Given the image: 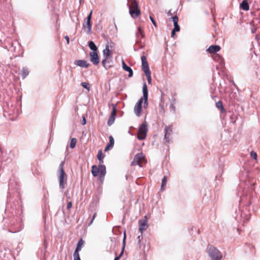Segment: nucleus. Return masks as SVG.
<instances>
[{
	"label": "nucleus",
	"mask_w": 260,
	"mask_h": 260,
	"mask_svg": "<svg viewBox=\"0 0 260 260\" xmlns=\"http://www.w3.org/2000/svg\"><path fill=\"white\" fill-rule=\"evenodd\" d=\"M129 13L132 17L135 18L141 14L138 3L135 1H132L129 5Z\"/></svg>",
	"instance_id": "nucleus-1"
},
{
	"label": "nucleus",
	"mask_w": 260,
	"mask_h": 260,
	"mask_svg": "<svg viewBox=\"0 0 260 260\" xmlns=\"http://www.w3.org/2000/svg\"><path fill=\"white\" fill-rule=\"evenodd\" d=\"M208 253L210 260H221L222 257L220 251L214 247H210Z\"/></svg>",
	"instance_id": "nucleus-2"
},
{
	"label": "nucleus",
	"mask_w": 260,
	"mask_h": 260,
	"mask_svg": "<svg viewBox=\"0 0 260 260\" xmlns=\"http://www.w3.org/2000/svg\"><path fill=\"white\" fill-rule=\"evenodd\" d=\"M148 132L147 124L144 121L139 127L137 138L139 140H144L147 136Z\"/></svg>",
	"instance_id": "nucleus-3"
},
{
	"label": "nucleus",
	"mask_w": 260,
	"mask_h": 260,
	"mask_svg": "<svg viewBox=\"0 0 260 260\" xmlns=\"http://www.w3.org/2000/svg\"><path fill=\"white\" fill-rule=\"evenodd\" d=\"M66 176V174L64 173V172L59 173V175L58 177L59 187L62 189L64 188L67 184Z\"/></svg>",
	"instance_id": "nucleus-4"
},
{
	"label": "nucleus",
	"mask_w": 260,
	"mask_h": 260,
	"mask_svg": "<svg viewBox=\"0 0 260 260\" xmlns=\"http://www.w3.org/2000/svg\"><path fill=\"white\" fill-rule=\"evenodd\" d=\"M143 101V98H141L139 99L138 102L135 105L134 111L137 116L139 117L141 114V112L142 110V104Z\"/></svg>",
	"instance_id": "nucleus-5"
},
{
	"label": "nucleus",
	"mask_w": 260,
	"mask_h": 260,
	"mask_svg": "<svg viewBox=\"0 0 260 260\" xmlns=\"http://www.w3.org/2000/svg\"><path fill=\"white\" fill-rule=\"evenodd\" d=\"M142 66L143 70L145 74L150 73L149 66L147 61L146 57L145 56H141Z\"/></svg>",
	"instance_id": "nucleus-6"
},
{
	"label": "nucleus",
	"mask_w": 260,
	"mask_h": 260,
	"mask_svg": "<svg viewBox=\"0 0 260 260\" xmlns=\"http://www.w3.org/2000/svg\"><path fill=\"white\" fill-rule=\"evenodd\" d=\"M112 57H103L102 64L106 70H108L112 67Z\"/></svg>",
	"instance_id": "nucleus-7"
},
{
	"label": "nucleus",
	"mask_w": 260,
	"mask_h": 260,
	"mask_svg": "<svg viewBox=\"0 0 260 260\" xmlns=\"http://www.w3.org/2000/svg\"><path fill=\"white\" fill-rule=\"evenodd\" d=\"M143 98L144 100V106L145 108H146L148 106V90L146 84L144 83L143 85Z\"/></svg>",
	"instance_id": "nucleus-8"
},
{
	"label": "nucleus",
	"mask_w": 260,
	"mask_h": 260,
	"mask_svg": "<svg viewBox=\"0 0 260 260\" xmlns=\"http://www.w3.org/2000/svg\"><path fill=\"white\" fill-rule=\"evenodd\" d=\"M112 107L113 109L111 112V115L109 118V119L107 122V124L109 125H111L114 123L116 116V106L114 104H113Z\"/></svg>",
	"instance_id": "nucleus-9"
},
{
	"label": "nucleus",
	"mask_w": 260,
	"mask_h": 260,
	"mask_svg": "<svg viewBox=\"0 0 260 260\" xmlns=\"http://www.w3.org/2000/svg\"><path fill=\"white\" fill-rule=\"evenodd\" d=\"M165 141L166 142L169 143L170 141V137L172 134V128L170 126H167L165 129Z\"/></svg>",
	"instance_id": "nucleus-10"
},
{
	"label": "nucleus",
	"mask_w": 260,
	"mask_h": 260,
	"mask_svg": "<svg viewBox=\"0 0 260 260\" xmlns=\"http://www.w3.org/2000/svg\"><path fill=\"white\" fill-rule=\"evenodd\" d=\"M139 223L140 224L139 227V232L141 234H142L143 231L146 230L148 228L147 220L146 216H145V218L144 219L140 220Z\"/></svg>",
	"instance_id": "nucleus-11"
},
{
	"label": "nucleus",
	"mask_w": 260,
	"mask_h": 260,
	"mask_svg": "<svg viewBox=\"0 0 260 260\" xmlns=\"http://www.w3.org/2000/svg\"><path fill=\"white\" fill-rule=\"evenodd\" d=\"M90 61L93 63V64L97 65L99 64L100 60L97 52H91L90 53Z\"/></svg>",
	"instance_id": "nucleus-12"
},
{
	"label": "nucleus",
	"mask_w": 260,
	"mask_h": 260,
	"mask_svg": "<svg viewBox=\"0 0 260 260\" xmlns=\"http://www.w3.org/2000/svg\"><path fill=\"white\" fill-rule=\"evenodd\" d=\"M111 44H112V43H111ZM110 47H113V45H107L106 46L105 48L103 51V57H112L111 52L110 50Z\"/></svg>",
	"instance_id": "nucleus-13"
},
{
	"label": "nucleus",
	"mask_w": 260,
	"mask_h": 260,
	"mask_svg": "<svg viewBox=\"0 0 260 260\" xmlns=\"http://www.w3.org/2000/svg\"><path fill=\"white\" fill-rule=\"evenodd\" d=\"M74 64L81 68H87L88 67L89 63L84 60H77L74 61Z\"/></svg>",
	"instance_id": "nucleus-14"
},
{
	"label": "nucleus",
	"mask_w": 260,
	"mask_h": 260,
	"mask_svg": "<svg viewBox=\"0 0 260 260\" xmlns=\"http://www.w3.org/2000/svg\"><path fill=\"white\" fill-rule=\"evenodd\" d=\"M83 28L87 34H90L91 32V21H87L83 25Z\"/></svg>",
	"instance_id": "nucleus-15"
},
{
	"label": "nucleus",
	"mask_w": 260,
	"mask_h": 260,
	"mask_svg": "<svg viewBox=\"0 0 260 260\" xmlns=\"http://www.w3.org/2000/svg\"><path fill=\"white\" fill-rule=\"evenodd\" d=\"M122 69L129 73L128 77H131L133 75V72L132 69L128 66H127L123 60H122Z\"/></svg>",
	"instance_id": "nucleus-16"
},
{
	"label": "nucleus",
	"mask_w": 260,
	"mask_h": 260,
	"mask_svg": "<svg viewBox=\"0 0 260 260\" xmlns=\"http://www.w3.org/2000/svg\"><path fill=\"white\" fill-rule=\"evenodd\" d=\"M220 47L218 45L210 46L208 49L207 51L210 53H215L219 51Z\"/></svg>",
	"instance_id": "nucleus-17"
},
{
	"label": "nucleus",
	"mask_w": 260,
	"mask_h": 260,
	"mask_svg": "<svg viewBox=\"0 0 260 260\" xmlns=\"http://www.w3.org/2000/svg\"><path fill=\"white\" fill-rule=\"evenodd\" d=\"M125 239H126V235H125V232H124V237H123V241H122V248L121 251L120 253L119 254V255L118 256H116L114 258V260H119L120 258V257H121V256L123 255L124 250L125 248Z\"/></svg>",
	"instance_id": "nucleus-18"
},
{
	"label": "nucleus",
	"mask_w": 260,
	"mask_h": 260,
	"mask_svg": "<svg viewBox=\"0 0 260 260\" xmlns=\"http://www.w3.org/2000/svg\"><path fill=\"white\" fill-rule=\"evenodd\" d=\"M173 23L174 28L173 30L176 31H180V26L178 25V18L177 16H174L171 18Z\"/></svg>",
	"instance_id": "nucleus-19"
},
{
	"label": "nucleus",
	"mask_w": 260,
	"mask_h": 260,
	"mask_svg": "<svg viewBox=\"0 0 260 260\" xmlns=\"http://www.w3.org/2000/svg\"><path fill=\"white\" fill-rule=\"evenodd\" d=\"M114 144V138L112 136H110L109 137V143L105 147V150L106 151H107L109 150L110 149H111L113 147Z\"/></svg>",
	"instance_id": "nucleus-20"
},
{
	"label": "nucleus",
	"mask_w": 260,
	"mask_h": 260,
	"mask_svg": "<svg viewBox=\"0 0 260 260\" xmlns=\"http://www.w3.org/2000/svg\"><path fill=\"white\" fill-rule=\"evenodd\" d=\"M240 7L245 11H248L249 9V6L246 0H243L240 4Z\"/></svg>",
	"instance_id": "nucleus-21"
},
{
	"label": "nucleus",
	"mask_w": 260,
	"mask_h": 260,
	"mask_svg": "<svg viewBox=\"0 0 260 260\" xmlns=\"http://www.w3.org/2000/svg\"><path fill=\"white\" fill-rule=\"evenodd\" d=\"M99 174L102 177H104L106 173V167L104 165H100L99 167Z\"/></svg>",
	"instance_id": "nucleus-22"
},
{
	"label": "nucleus",
	"mask_w": 260,
	"mask_h": 260,
	"mask_svg": "<svg viewBox=\"0 0 260 260\" xmlns=\"http://www.w3.org/2000/svg\"><path fill=\"white\" fill-rule=\"evenodd\" d=\"M84 244V241L81 239L78 242L76 248L74 252L79 253V251L81 250Z\"/></svg>",
	"instance_id": "nucleus-23"
},
{
	"label": "nucleus",
	"mask_w": 260,
	"mask_h": 260,
	"mask_svg": "<svg viewBox=\"0 0 260 260\" xmlns=\"http://www.w3.org/2000/svg\"><path fill=\"white\" fill-rule=\"evenodd\" d=\"M135 158H136V160H139L141 163L143 162V161H145L144 155L142 153L137 154L135 155Z\"/></svg>",
	"instance_id": "nucleus-24"
},
{
	"label": "nucleus",
	"mask_w": 260,
	"mask_h": 260,
	"mask_svg": "<svg viewBox=\"0 0 260 260\" xmlns=\"http://www.w3.org/2000/svg\"><path fill=\"white\" fill-rule=\"evenodd\" d=\"M88 46L89 48L92 51V52L97 51V47L93 41H89L88 43Z\"/></svg>",
	"instance_id": "nucleus-25"
},
{
	"label": "nucleus",
	"mask_w": 260,
	"mask_h": 260,
	"mask_svg": "<svg viewBox=\"0 0 260 260\" xmlns=\"http://www.w3.org/2000/svg\"><path fill=\"white\" fill-rule=\"evenodd\" d=\"M91 173L94 176H97L99 174V167H97L95 166H93L92 167Z\"/></svg>",
	"instance_id": "nucleus-26"
},
{
	"label": "nucleus",
	"mask_w": 260,
	"mask_h": 260,
	"mask_svg": "<svg viewBox=\"0 0 260 260\" xmlns=\"http://www.w3.org/2000/svg\"><path fill=\"white\" fill-rule=\"evenodd\" d=\"M29 74L28 71L25 68H23L21 70V76L23 79H24Z\"/></svg>",
	"instance_id": "nucleus-27"
},
{
	"label": "nucleus",
	"mask_w": 260,
	"mask_h": 260,
	"mask_svg": "<svg viewBox=\"0 0 260 260\" xmlns=\"http://www.w3.org/2000/svg\"><path fill=\"white\" fill-rule=\"evenodd\" d=\"M98 156V160L101 162H103V159L104 158V156L103 154L102 150H99L98 151V156Z\"/></svg>",
	"instance_id": "nucleus-28"
},
{
	"label": "nucleus",
	"mask_w": 260,
	"mask_h": 260,
	"mask_svg": "<svg viewBox=\"0 0 260 260\" xmlns=\"http://www.w3.org/2000/svg\"><path fill=\"white\" fill-rule=\"evenodd\" d=\"M77 139L75 138H72L71 139V143H70V147L71 148H74L76 144Z\"/></svg>",
	"instance_id": "nucleus-29"
},
{
	"label": "nucleus",
	"mask_w": 260,
	"mask_h": 260,
	"mask_svg": "<svg viewBox=\"0 0 260 260\" xmlns=\"http://www.w3.org/2000/svg\"><path fill=\"white\" fill-rule=\"evenodd\" d=\"M81 85L84 88L86 89L88 91L90 90L89 84L87 82H82Z\"/></svg>",
	"instance_id": "nucleus-30"
},
{
	"label": "nucleus",
	"mask_w": 260,
	"mask_h": 260,
	"mask_svg": "<svg viewBox=\"0 0 260 260\" xmlns=\"http://www.w3.org/2000/svg\"><path fill=\"white\" fill-rule=\"evenodd\" d=\"M141 162L138 160H136L135 157L133 161L132 162V165L133 166L139 165L140 167H141Z\"/></svg>",
	"instance_id": "nucleus-31"
},
{
	"label": "nucleus",
	"mask_w": 260,
	"mask_h": 260,
	"mask_svg": "<svg viewBox=\"0 0 260 260\" xmlns=\"http://www.w3.org/2000/svg\"><path fill=\"white\" fill-rule=\"evenodd\" d=\"M148 81V83L149 84H150L151 82V72L149 73H146L145 74Z\"/></svg>",
	"instance_id": "nucleus-32"
},
{
	"label": "nucleus",
	"mask_w": 260,
	"mask_h": 260,
	"mask_svg": "<svg viewBox=\"0 0 260 260\" xmlns=\"http://www.w3.org/2000/svg\"><path fill=\"white\" fill-rule=\"evenodd\" d=\"M251 156L256 161L257 160V154L255 152L252 151L250 153Z\"/></svg>",
	"instance_id": "nucleus-33"
},
{
	"label": "nucleus",
	"mask_w": 260,
	"mask_h": 260,
	"mask_svg": "<svg viewBox=\"0 0 260 260\" xmlns=\"http://www.w3.org/2000/svg\"><path fill=\"white\" fill-rule=\"evenodd\" d=\"M74 260H81L79 256V253L74 252Z\"/></svg>",
	"instance_id": "nucleus-34"
},
{
	"label": "nucleus",
	"mask_w": 260,
	"mask_h": 260,
	"mask_svg": "<svg viewBox=\"0 0 260 260\" xmlns=\"http://www.w3.org/2000/svg\"><path fill=\"white\" fill-rule=\"evenodd\" d=\"M216 106L218 108H221L222 109H223L222 103L220 101H218L216 103Z\"/></svg>",
	"instance_id": "nucleus-35"
},
{
	"label": "nucleus",
	"mask_w": 260,
	"mask_h": 260,
	"mask_svg": "<svg viewBox=\"0 0 260 260\" xmlns=\"http://www.w3.org/2000/svg\"><path fill=\"white\" fill-rule=\"evenodd\" d=\"M138 33L136 34V35H137V36H138V34H140L141 35V36H142V38H144V32H143V31L141 30V27H139L138 28Z\"/></svg>",
	"instance_id": "nucleus-36"
},
{
	"label": "nucleus",
	"mask_w": 260,
	"mask_h": 260,
	"mask_svg": "<svg viewBox=\"0 0 260 260\" xmlns=\"http://www.w3.org/2000/svg\"><path fill=\"white\" fill-rule=\"evenodd\" d=\"M63 165H64V162L61 161L59 165V173H61L62 172H64L63 171Z\"/></svg>",
	"instance_id": "nucleus-37"
},
{
	"label": "nucleus",
	"mask_w": 260,
	"mask_h": 260,
	"mask_svg": "<svg viewBox=\"0 0 260 260\" xmlns=\"http://www.w3.org/2000/svg\"><path fill=\"white\" fill-rule=\"evenodd\" d=\"M92 14V10H91L90 13L87 16V18H86L87 21H91Z\"/></svg>",
	"instance_id": "nucleus-38"
},
{
	"label": "nucleus",
	"mask_w": 260,
	"mask_h": 260,
	"mask_svg": "<svg viewBox=\"0 0 260 260\" xmlns=\"http://www.w3.org/2000/svg\"><path fill=\"white\" fill-rule=\"evenodd\" d=\"M166 177H164L162 180L161 186H165L166 184Z\"/></svg>",
	"instance_id": "nucleus-39"
},
{
	"label": "nucleus",
	"mask_w": 260,
	"mask_h": 260,
	"mask_svg": "<svg viewBox=\"0 0 260 260\" xmlns=\"http://www.w3.org/2000/svg\"><path fill=\"white\" fill-rule=\"evenodd\" d=\"M149 18H150L151 21L152 22V23H153V24L154 25V26L155 27H156L157 26L156 23L155 21H154V20L153 19V18L151 16H149Z\"/></svg>",
	"instance_id": "nucleus-40"
},
{
	"label": "nucleus",
	"mask_w": 260,
	"mask_h": 260,
	"mask_svg": "<svg viewBox=\"0 0 260 260\" xmlns=\"http://www.w3.org/2000/svg\"><path fill=\"white\" fill-rule=\"evenodd\" d=\"M72 202H69L68 203V205H67V209L69 210L72 207Z\"/></svg>",
	"instance_id": "nucleus-41"
},
{
	"label": "nucleus",
	"mask_w": 260,
	"mask_h": 260,
	"mask_svg": "<svg viewBox=\"0 0 260 260\" xmlns=\"http://www.w3.org/2000/svg\"><path fill=\"white\" fill-rule=\"evenodd\" d=\"M64 39H66L67 44H69V43H70L69 37L68 36H66L65 37H64Z\"/></svg>",
	"instance_id": "nucleus-42"
},
{
	"label": "nucleus",
	"mask_w": 260,
	"mask_h": 260,
	"mask_svg": "<svg viewBox=\"0 0 260 260\" xmlns=\"http://www.w3.org/2000/svg\"><path fill=\"white\" fill-rule=\"evenodd\" d=\"M95 216H96V213H94L93 216L92 220H91V221L89 223V225L91 224L92 223V222H93V220L94 219Z\"/></svg>",
	"instance_id": "nucleus-43"
},
{
	"label": "nucleus",
	"mask_w": 260,
	"mask_h": 260,
	"mask_svg": "<svg viewBox=\"0 0 260 260\" xmlns=\"http://www.w3.org/2000/svg\"><path fill=\"white\" fill-rule=\"evenodd\" d=\"M82 122H83V125H85L86 123V119H85V118L84 117H83Z\"/></svg>",
	"instance_id": "nucleus-44"
},
{
	"label": "nucleus",
	"mask_w": 260,
	"mask_h": 260,
	"mask_svg": "<svg viewBox=\"0 0 260 260\" xmlns=\"http://www.w3.org/2000/svg\"><path fill=\"white\" fill-rule=\"evenodd\" d=\"M176 31H175V30H173V29L172 30V32H171V37H174V36H175V32H176Z\"/></svg>",
	"instance_id": "nucleus-45"
},
{
	"label": "nucleus",
	"mask_w": 260,
	"mask_h": 260,
	"mask_svg": "<svg viewBox=\"0 0 260 260\" xmlns=\"http://www.w3.org/2000/svg\"><path fill=\"white\" fill-rule=\"evenodd\" d=\"M142 238V236H138V239H139V244L141 242V239Z\"/></svg>",
	"instance_id": "nucleus-46"
},
{
	"label": "nucleus",
	"mask_w": 260,
	"mask_h": 260,
	"mask_svg": "<svg viewBox=\"0 0 260 260\" xmlns=\"http://www.w3.org/2000/svg\"><path fill=\"white\" fill-rule=\"evenodd\" d=\"M111 241H112L113 243H115V239H111Z\"/></svg>",
	"instance_id": "nucleus-47"
},
{
	"label": "nucleus",
	"mask_w": 260,
	"mask_h": 260,
	"mask_svg": "<svg viewBox=\"0 0 260 260\" xmlns=\"http://www.w3.org/2000/svg\"><path fill=\"white\" fill-rule=\"evenodd\" d=\"M115 26L116 29H117V26L116 24H115Z\"/></svg>",
	"instance_id": "nucleus-48"
}]
</instances>
